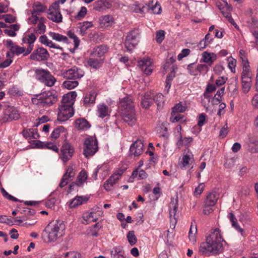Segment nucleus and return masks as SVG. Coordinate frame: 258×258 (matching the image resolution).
<instances>
[{"instance_id":"nucleus-1","label":"nucleus","mask_w":258,"mask_h":258,"mask_svg":"<svg viewBox=\"0 0 258 258\" xmlns=\"http://www.w3.org/2000/svg\"><path fill=\"white\" fill-rule=\"evenodd\" d=\"M226 244L227 242L223 238L221 230L216 228L212 230L207 236L206 241L201 244L199 251L206 256L217 255L223 251L224 246Z\"/></svg>"},{"instance_id":"nucleus-2","label":"nucleus","mask_w":258,"mask_h":258,"mask_svg":"<svg viewBox=\"0 0 258 258\" xmlns=\"http://www.w3.org/2000/svg\"><path fill=\"white\" fill-rule=\"evenodd\" d=\"M77 96L75 91H71L64 94L58 107L57 119L60 122L68 120L74 115L73 105Z\"/></svg>"},{"instance_id":"nucleus-3","label":"nucleus","mask_w":258,"mask_h":258,"mask_svg":"<svg viewBox=\"0 0 258 258\" xmlns=\"http://www.w3.org/2000/svg\"><path fill=\"white\" fill-rule=\"evenodd\" d=\"M66 226L61 220H55L50 222L43 230L42 237L47 242L56 241L64 234Z\"/></svg>"},{"instance_id":"nucleus-4","label":"nucleus","mask_w":258,"mask_h":258,"mask_svg":"<svg viewBox=\"0 0 258 258\" xmlns=\"http://www.w3.org/2000/svg\"><path fill=\"white\" fill-rule=\"evenodd\" d=\"M83 155L86 158L93 156L98 150V144L95 136H89L84 141Z\"/></svg>"},{"instance_id":"nucleus-5","label":"nucleus","mask_w":258,"mask_h":258,"mask_svg":"<svg viewBox=\"0 0 258 258\" xmlns=\"http://www.w3.org/2000/svg\"><path fill=\"white\" fill-rule=\"evenodd\" d=\"M36 79L48 87H52L56 80L54 77L47 70L37 69L35 71Z\"/></svg>"},{"instance_id":"nucleus-6","label":"nucleus","mask_w":258,"mask_h":258,"mask_svg":"<svg viewBox=\"0 0 258 258\" xmlns=\"http://www.w3.org/2000/svg\"><path fill=\"white\" fill-rule=\"evenodd\" d=\"M57 100V93L54 90L43 92L37 99V104H41L43 107L49 106Z\"/></svg>"},{"instance_id":"nucleus-7","label":"nucleus","mask_w":258,"mask_h":258,"mask_svg":"<svg viewBox=\"0 0 258 258\" xmlns=\"http://www.w3.org/2000/svg\"><path fill=\"white\" fill-rule=\"evenodd\" d=\"M75 153L74 146L67 141H64L60 147L59 153V158L66 164L70 160Z\"/></svg>"},{"instance_id":"nucleus-8","label":"nucleus","mask_w":258,"mask_h":258,"mask_svg":"<svg viewBox=\"0 0 258 258\" xmlns=\"http://www.w3.org/2000/svg\"><path fill=\"white\" fill-rule=\"evenodd\" d=\"M178 200L176 196L175 198H172L169 205V215L170 219V227L174 228L177 222L178 218L180 215L179 211H178Z\"/></svg>"},{"instance_id":"nucleus-9","label":"nucleus","mask_w":258,"mask_h":258,"mask_svg":"<svg viewBox=\"0 0 258 258\" xmlns=\"http://www.w3.org/2000/svg\"><path fill=\"white\" fill-rule=\"evenodd\" d=\"M48 18L56 23H59L62 21V17L60 14L59 6L57 3H53L49 7Z\"/></svg>"},{"instance_id":"nucleus-10","label":"nucleus","mask_w":258,"mask_h":258,"mask_svg":"<svg viewBox=\"0 0 258 258\" xmlns=\"http://www.w3.org/2000/svg\"><path fill=\"white\" fill-rule=\"evenodd\" d=\"M84 71L76 66H74L63 73V77L70 80H76L82 78L84 76Z\"/></svg>"},{"instance_id":"nucleus-11","label":"nucleus","mask_w":258,"mask_h":258,"mask_svg":"<svg viewBox=\"0 0 258 258\" xmlns=\"http://www.w3.org/2000/svg\"><path fill=\"white\" fill-rule=\"evenodd\" d=\"M49 57L48 51L43 47H39L35 49L30 56L31 59L37 61L46 60Z\"/></svg>"},{"instance_id":"nucleus-12","label":"nucleus","mask_w":258,"mask_h":258,"mask_svg":"<svg viewBox=\"0 0 258 258\" xmlns=\"http://www.w3.org/2000/svg\"><path fill=\"white\" fill-rule=\"evenodd\" d=\"M251 73L248 70H243L241 74V82L242 91L244 93L249 92L251 86Z\"/></svg>"},{"instance_id":"nucleus-13","label":"nucleus","mask_w":258,"mask_h":258,"mask_svg":"<svg viewBox=\"0 0 258 258\" xmlns=\"http://www.w3.org/2000/svg\"><path fill=\"white\" fill-rule=\"evenodd\" d=\"M195 163L194 155L192 152L188 149L185 151L180 161L181 168L186 169L191 165V168L194 167L193 164Z\"/></svg>"},{"instance_id":"nucleus-14","label":"nucleus","mask_w":258,"mask_h":258,"mask_svg":"<svg viewBox=\"0 0 258 258\" xmlns=\"http://www.w3.org/2000/svg\"><path fill=\"white\" fill-rule=\"evenodd\" d=\"M219 9L221 11V13L225 16V17L228 20V21L232 24L236 29H238L237 25L235 23L231 15V12L232 11V7L228 5L226 1H223L222 4L219 6Z\"/></svg>"},{"instance_id":"nucleus-15","label":"nucleus","mask_w":258,"mask_h":258,"mask_svg":"<svg viewBox=\"0 0 258 258\" xmlns=\"http://www.w3.org/2000/svg\"><path fill=\"white\" fill-rule=\"evenodd\" d=\"M123 120L131 126L134 125L137 120L135 108L124 110L121 111Z\"/></svg>"},{"instance_id":"nucleus-16","label":"nucleus","mask_w":258,"mask_h":258,"mask_svg":"<svg viewBox=\"0 0 258 258\" xmlns=\"http://www.w3.org/2000/svg\"><path fill=\"white\" fill-rule=\"evenodd\" d=\"M144 145L141 140H137L131 146L130 154L131 156L138 157L140 156L144 152Z\"/></svg>"},{"instance_id":"nucleus-17","label":"nucleus","mask_w":258,"mask_h":258,"mask_svg":"<svg viewBox=\"0 0 258 258\" xmlns=\"http://www.w3.org/2000/svg\"><path fill=\"white\" fill-rule=\"evenodd\" d=\"M20 117L18 110L14 107H8L4 111V119L7 121L18 120Z\"/></svg>"},{"instance_id":"nucleus-18","label":"nucleus","mask_w":258,"mask_h":258,"mask_svg":"<svg viewBox=\"0 0 258 258\" xmlns=\"http://www.w3.org/2000/svg\"><path fill=\"white\" fill-rule=\"evenodd\" d=\"M75 175V172L72 166H69L67 168L66 173L62 176L59 184L60 187H63L67 185L68 183L73 180Z\"/></svg>"},{"instance_id":"nucleus-19","label":"nucleus","mask_w":258,"mask_h":258,"mask_svg":"<svg viewBox=\"0 0 258 258\" xmlns=\"http://www.w3.org/2000/svg\"><path fill=\"white\" fill-rule=\"evenodd\" d=\"M37 37L33 33L24 36L22 39V43L28 44L26 48V53L30 54L33 49L34 43L36 40Z\"/></svg>"},{"instance_id":"nucleus-20","label":"nucleus","mask_w":258,"mask_h":258,"mask_svg":"<svg viewBox=\"0 0 258 258\" xmlns=\"http://www.w3.org/2000/svg\"><path fill=\"white\" fill-rule=\"evenodd\" d=\"M138 66L140 69L147 75L152 72V61L150 58H143L138 62Z\"/></svg>"},{"instance_id":"nucleus-21","label":"nucleus","mask_w":258,"mask_h":258,"mask_svg":"<svg viewBox=\"0 0 258 258\" xmlns=\"http://www.w3.org/2000/svg\"><path fill=\"white\" fill-rule=\"evenodd\" d=\"M119 108L121 111L124 110L134 108V104L133 102L132 97L131 96H126L120 99Z\"/></svg>"},{"instance_id":"nucleus-22","label":"nucleus","mask_w":258,"mask_h":258,"mask_svg":"<svg viewBox=\"0 0 258 258\" xmlns=\"http://www.w3.org/2000/svg\"><path fill=\"white\" fill-rule=\"evenodd\" d=\"M109 47L104 44L98 45L94 47L90 53V55L101 58L108 51Z\"/></svg>"},{"instance_id":"nucleus-23","label":"nucleus","mask_w":258,"mask_h":258,"mask_svg":"<svg viewBox=\"0 0 258 258\" xmlns=\"http://www.w3.org/2000/svg\"><path fill=\"white\" fill-rule=\"evenodd\" d=\"M22 134L23 137L28 140L29 142H30L31 139H37L39 138L38 131L36 128L24 130Z\"/></svg>"},{"instance_id":"nucleus-24","label":"nucleus","mask_w":258,"mask_h":258,"mask_svg":"<svg viewBox=\"0 0 258 258\" xmlns=\"http://www.w3.org/2000/svg\"><path fill=\"white\" fill-rule=\"evenodd\" d=\"M103 62V59L94 57H89L86 60L87 65L95 70L100 68L102 66Z\"/></svg>"},{"instance_id":"nucleus-25","label":"nucleus","mask_w":258,"mask_h":258,"mask_svg":"<svg viewBox=\"0 0 258 258\" xmlns=\"http://www.w3.org/2000/svg\"><path fill=\"white\" fill-rule=\"evenodd\" d=\"M96 93L94 91H91L85 94L83 100V105L86 107L93 105L95 102Z\"/></svg>"},{"instance_id":"nucleus-26","label":"nucleus","mask_w":258,"mask_h":258,"mask_svg":"<svg viewBox=\"0 0 258 258\" xmlns=\"http://www.w3.org/2000/svg\"><path fill=\"white\" fill-rule=\"evenodd\" d=\"M111 7V4L106 0H99L95 2L93 5L94 10L101 11Z\"/></svg>"},{"instance_id":"nucleus-27","label":"nucleus","mask_w":258,"mask_h":258,"mask_svg":"<svg viewBox=\"0 0 258 258\" xmlns=\"http://www.w3.org/2000/svg\"><path fill=\"white\" fill-rule=\"evenodd\" d=\"M99 26L100 27H108L113 25L114 22L112 16L109 15L101 16L99 18Z\"/></svg>"},{"instance_id":"nucleus-28","label":"nucleus","mask_w":258,"mask_h":258,"mask_svg":"<svg viewBox=\"0 0 258 258\" xmlns=\"http://www.w3.org/2000/svg\"><path fill=\"white\" fill-rule=\"evenodd\" d=\"M217 58L216 54L208 51H204L202 54V60L203 62L208 63L209 65H212L215 60Z\"/></svg>"},{"instance_id":"nucleus-29","label":"nucleus","mask_w":258,"mask_h":258,"mask_svg":"<svg viewBox=\"0 0 258 258\" xmlns=\"http://www.w3.org/2000/svg\"><path fill=\"white\" fill-rule=\"evenodd\" d=\"M110 111L108 107L104 103L99 104L97 106L96 114L101 118L109 116Z\"/></svg>"},{"instance_id":"nucleus-30","label":"nucleus","mask_w":258,"mask_h":258,"mask_svg":"<svg viewBox=\"0 0 258 258\" xmlns=\"http://www.w3.org/2000/svg\"><path fill=\"white\" fill-rule=\"evenodd\" d=\"M219 199V195L215 191L210 192L207 195L204 203L207 206L214 207Z\"/></svg>"},{"instance_id":"nucleus-31","label":"nucleus","mask_w":258,"mask_h":258,"mask_svg":"<svg viewBox=\"0 0 258 258\" xmlns=\"http://www.w3.org/2000/svg\"><path fill=\"white\" fill-rule=\"evenodd\" d=\"M39 41L41 44L47 46L63 51V48L61 47L56 45L51 40H49L45 35H41L39 38Z\"/></svg>"},{"instance_id":"nucleus-32","label":"nucleus","mask_w":258,"mask_h":258,"mask_svg":"<svg viewBox=\"0 0 258 258\" xmlns=\"http://www.w3.org/2000/svg\"><path fill=\"white\" fill-rule=\"evenodd\" d=\"M75 127L79 130L86 131L90 128L91 125L89 122L84 118H79L75 121Z\"/></svg>"},{"instance_id":"nucleus-33","label":"nucleus","mask_w":258,"mask_h":258,"mask_svg":"<svg viewBox=\"0 0 258 258\" xmlns=\"http://www.w3.org/2000/svg\"><path fill=\"white\" fill-rule=\"evenodd\" d=\"M146 8L147 12H149L154 14H159L161 12V7L157 2L154 4V2L152 1L148 5L146 4Z\"/></svg>"},{"instance_id":"nucleus-34","label":"nucleus","mask_w":258,"mask_h":258,"mask_svg":"<svg viewBox=\"0 0 258 258\" xmlns=\"http://www.w3.org/2000/svg\"><path fill=\"white\" fill-rule=\"evenodd\" d=\"M119 180L112 175L104 183V188L106 191H110L113 189L114 186L118 182Z\"/></svg>"},{"instance_id":"nucleus-35","label":"nucleus","mask_w":258,"mask_h":258,"mask_svg":"<svg viewBox=\"0 0 258 258\" xmlns=\"http://www.w3.org/2000/svg\"><path fill=\"white\" fill-rule=\"evenodd\" d=\"M11 54V56L13 57L14 55H19L23 54L24 56H27L29 54L26 53V48L24 47H21L16 45L14 47H12L11 50L8 52Z\"/></svg>"},{"instance_id":"nucleus-36","label":"nucleus","mask_w":258,"mask_h":258,"mask_svg":"<svg viewBox=\"0 0 258 258\" xmlns=\"http://www.w3.org/2000/svg\"><path fill=\"white\" fill-rule=\"evenodd\" d=\"M48 35L54 40L65 43H68V39L66 36L53 32H49Z\"/></svg>"},{"instance_id":"nucleus-37","label":"nucleus","mask_w":258,"mask_h":258,"mask_svg":"<svg viewBox=\"0 0 258 258\" xmlns=\"http://www.w3.org/2000/svg\"><path fill=\"white\" fill-rule=\"evenodd\" d=\"M175 72H174V70L173 68L170 74L167 75L166 77L165 80V87L164 90V92L165 94H168L169 92V89L171 87V82L175 77Z\"/></svg>"},{"instance_id":"nucleus-38","label":"nucleus","mask_w":258,"mask_h":258,"mask_svg":"<svg viewBox=\"0 0 258 258\" xmlns=\"http://www.w3.org/2000/svg\"><path fill=\"white\" fill-rule=\"evenodd\" d=\"M138 42L139 40H134L130 36H126L124 42L125 47L128 51H131L136 47Z\"/></svg>"},{"instance_id":"nucleus-39","label":"nucleus","mask_w":258,"mask_h":258,"mask_svg":"<svg viewBox=\"0 0 258 258\" xmlns=\"http://www.w3.org/2000/svg\"><path fill=\"white\" fill-rule=\"evenodd\" d=\"M93 23L91 21H84L79 24L78 27L80 28V33L82 36L86 33L87 30L93 27Z\"/></svg>"},{"instance_id":"nucleus-40","label":"nucleus","mask_w":258,"mask_h":258,"mask_svg":"<svg viewBox=\"0 0 258 258\" xmlns=\"http://www.w3.org/2000/svg\"><path fill=\"white\" fill-rule=\"evenodd\" d=\"M8 93L11 96L19 97L23 95V91L17 85H13L8 89Z\"/></svg>"},{"instance_id":"nucleus-41","label":"nucleus","mask_w":258,"mask_h":258,"mask_svg":"<svg viewBox=\"0 0 258 258\" xmlns=\"http://www.w3.org/2000/svg\"><path fill=\"white\" fill-rule=\"evenodd\" d=\"M239 57L242 62L243 70L249 69V62L244 50H240Z\"/></svg>"},{"instance_id":"nucleus-42","label":"nucleus","mask_w":258,"mask_h":258,"mask_svg":"<svg viewBox=\"0 0 258 258\" xmlns=\"http://www.w3.org/2000/svg\"><path fill=\"white\" fill-rule=\"evenodd\" d=\"M153 103V99L148 94H146L142 98L141 105L145 108H148Z\"/></svg>"},{"instance_id":"nucleus-43","label":"nucleus","mask_w":258,"mask_h":258,"mask_svg":"<svg viewBox=\"0 0 258 258\" xmlns=\"http://www.w3.org/2000/svg\"><path fill=\"white\" fill-rule=\"evenodd\" d=\"M154 101L156 103L158 109H161L164 104V97L162 93L157 94L153 98Z\"/></svg>"},{"instance_id":"nucleus-44","label":"nucleus","mask_w":258,"mask_h":258,"mask_svg":"<svg viewBox=\"0 0 258 258\" xmlns=\"http://www.w3.org/2000/svg\"><path fill=\"white\" fill-rule=\"evenodd\" d=\"M87 179V173L85 171L82 170L79 174L76 181L77 185L82 186Z\"/></svg>"},{"instance_id":"nucleus-45","label":"nucleus","mask_w":258,"mask_h":258,"mask_svg":"<svg viewBox=\"0 0 258 258\" xmlns=\"http://www.w3.org/2000/svg\"><path fill=\"white\" fill-rule=\"evenodd\" d=\"M87 201V199L83 198L82 197H76L73 199L70 203L71 208H75L79 205H82Z\"/></svg>"},{"instance_id":"nucleus-46","label":"nucleus","mask_w":258,"mask_h":258,"mask_svg":"<svg viewBox=\"0 0 258 258\" xmlns=\"http://www.w3.org/2000/svg\"><path fill=\"white\" fill-rule=\"evenodd\" d=\"M6 57L7 58L0 63L1 69H5L8 67L13 61L11 54L8 52L6 53Z\"/></svg>"},{"instance_id":"nucleus-47","label":"nucleus","mask_w":258,"mask_h":258,"mask_svg":"<svg viewBox=\"0 0 258 258\" xmlns=\"http://www.w3.org/2000/svg\"><path fill=\"white\" fill-rule=\"evenodd\" d=\"M46 8L40 2H37L35 3L33 6V11L32 13L38 14L39 13L45 11Z\"/></svg>"},{"instance_id":"nucleus-48","label":"nucleus","mask_w":258,"mask_h":258,"mask_svg":"<svg viewBox=\"0 0 258 258\" xmlns=\"http://www.w3.org/2000/svg\"><path fill=\"white\" fill-rule=\"evenodd\" d=\"M187 108L185 103L183 104L181 102L177 103L173 108L172 112L175 113H181L184 112Z\"/></svg>"},{"instance_id":"nucleus-49","label":"nucleus","mask_w":258,"mask_h":258,"mask_svg":"<svg viewBox=\"0 0 258 258\" xmlns=\"http://www.w3.org/2000/svg\"><path fill=\"white\" fill-rule=\"evenodd\" d=\"M140 31L139 29L136 28L130 31L126 36H130L131 39L134 40H139L140 36Z\"/></svg>"},{"instance_id":"nucleus-50","label":"nucleus","mask_w":258,"mask_h":258,"mask_svg":"<svg viewBox=\"0 0 258 258\" xmlns=\"http://www.w3.org/2000/svg\"><path fill=\"white\" fill-rule=\"evenodd\" d=\"M67 35L70 38L73 40V42L74 43V48L77 49L80 42V40L79 38L71 30L68 32Z\"/></svg>"},{"instance_id":"nucleus-51","label":"nucleus","mask_w":258,"mask_h":258,"mask_svg":"<svg viewBox=\"0 0 258 258\" xmlns=\"http://www.w3.org/2000/svg\"><path fill=\"white\" fill-rule=\"evenodd\" d=\"M126 237L128 241L131 246H133L136 243L137 241V239L135 234L134 231L132 230L128 231L126 235Z\"/></svg>"},{"instance_id":"nucleus-52","label":"nucleus","mask_w":258,"mask_h":258,"mask_svg":"<svg viewBox=\"0 0 258 258\" xmlns=\"http://www.w3.org/2000/svg\"><path fill=\"white\" fill-rule=\"evenodd\" d=\"M45 19L43 17H40V21L38 23L37 27V31L40 34H43L45 32L46 26L44 25Z\"/></svg>"},{"instance_id":"nucleus-53","label":"nucleus","mask_w":258,"mask_h":258,"mask_svg":"<svg viewBox=\"0 0 258 258\" xmlns=\"http://www.w3.org/2000/svg\"><path fill=\"white\" fill-rule=\"evenodd\" d=\"M64 131V128L62 126H60L54 129L50 135V138L52 140H56L57 139L61 133H63Z\"/></svg>"},{"instance_id":"nucleus-54","label":"nucleus","mask_w":258,"mask_h":258,"mask_svg":"<svg viewBox=\"0 0 258 258\" xmlns=\"http://www.w3.org/2000/svg\"><path fill=\"white\" fill-rule=\"evenodd\" d=\"M1 192L3 197L10 201L15 202H22V201L10 195L3 187L1 188Z\"/></svg>"},{"instance_id":"nucleus-55","label":"nucleus","mask_w":258,"mask_h":258,"mask_svg":"<svg viewBox=\"0 0 258 258\" xmlns=\"http://www.w3.org/2000/svg\"><path fill=\"white\" fill-rule=\"evenodd\" d=\"M180 120H182L183 121L185 120L183 115L179 114V113L171 112L170 117V121L171 122H177Z\"/></svg>"},{"instance_id":"nucleus-56","label":"nucleus","mask_w":258,"mask_h":258,"mask_svg":"<svg viewBox=\"0 0 258 258\" xmlns=\"http://www.w3.org/2000/svg\"><path fill=\"white\" fill-rule=\"evenodd\" d=\"M93 215L94 213L92 212L86 213L84 214L83 216V218L84 220L86 221V222L84 223L85 224H88L91 222H95L96 218H94Z\"/></svg>"},{"instance_id":"nucleus-57","label":"nucleus","mask_w":258,"mask_h":258,"mask_svg":"<svg viewBox=\"0 0 258 258\" xmlns=\"http://www.w3.org/2000/svg\"><path fill=\"white\" fill-rule=\"evenodd\" d=\"M78 84L77 81H65L62 85L65 88L71 90L76 87Z\"/></svg>"},{"instance_id":"nucleus-58","label":"nucleus","mask_w":258,"mask_h":258,"mask_svg":"<svg viewBox=\"0 0 258 258\" xmlns=\"http://www.w3.org/2000/svg\"><path fill=\"white\" fill-rule=\"evenodd\" d=\"M211 96L207 93H204L203 96L202 97V103L204 107L208 108L209 106Z\"/></svg>"},{"instance_id":"nucleus-59","label":"nucleus","mask_w":258,"mask_h":258,"mask_svg":"<svg viewBox=\"0 0 258 258\" xmlns=\"http://www.w3.org/2000/svg\"><path fill=\"white\" fill-rule=\"evenodd\" d=\"M227 61L228 62V68L230 69L231 72L233 73H235L236 60L232 57H229L227 58Z\"/></svg>"},{"instance_id":"nucleus-60","label":"nucleus","mask_w":258,"mask_h":258,"mask_svg":"<svg viewBox=\"0 0 258 258\" xmlns=\"http://www.w3.org/2000/svg\"><path fill=\"white\" fill-rule=\"evenodd\" d=\"M194 226L192 224L191 225L190 228L188 232V238L189 240L192 242L194 243L196 241V233L197 232V228L196 227H195V230H192Z\"/></svg>"},{"instance_id":"nucleus-61","label":"nucleus","mask_w":258,"mask_h":258,"mask_svg":"<svg viewBox=\"0 0 258 258\" xmlns=\"http://www.w3.org/2000/svg\"><path fill=\"white\" fill-rule=\"evenodd\" d=\"M224 91H225V88L222 87L220 89L218 90L217 91L216 94L215 95V97L214 98V99L217 100L219 103H220V101H221L222 96H223L224 94Z\"/></svg>"},{"instance_id":"nucleus-62","label":"nucleus","mask_w":258,"mask_h":258,"mask_svg":"<svg viewBox=\"0 0 258 258\" xmlns=\"http://www.w3.org/2000/svg\"><path fill=\"white\" fill-rule=\"evenodd\" d=\"M32 16L29 18V23L35 25L40 21V17L37 16V14L31 13Z\"/></svg>"},{"instance_id":"nucleus-63","label":"nucleus","mask_w":258,"mask_h":258,"mask_svg":"<svg viewBox=\"0 0 258 258\" xmlns=\"http://www.w3.org/2000/svg\"><path fill=\"white\" fill-rule=\"evenodd\" d=\"M165 32L163 30H159L156 32V40L161 43L165 38Z\"/></svg>"},{"instance_id":"nucleus-64","label":"nucleus","mask_w":258,"mask_h":258,"mask_svg":"<svg viewBox=\"0 0 258 258\" xmlns=\"http://www.w3.org/2000/svg\"><path fill=\"white\" fill-rule=\"evenodd\" d=\"M9 5V2L6 0L0 3V13L7 12L8 11Z\"/></svg>"}]
</instances>
